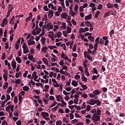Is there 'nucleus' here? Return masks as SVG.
Returning <instances> with one entry per match:
<instances>
[{
	"label": "nucleus",
	"mask_w": 125,
	"mask_h": 125,
	"mask_svg": "<svg viewBox=\"0 0 125 125\" xmlns=\"http://www.w3.org/2000/svg\"><path fill=\"white\" fill-rule=\"evenodd\" d=\"M42 51H43V53H45L47 51V47L44 46L42 49Z\"/></svg>",
	"instance_id": "26"
},
{
	"label": "nucleus",
	"mask_w": 125,
	"mask_h": 125,
	"mask_svg": "<svg viewBox=\"0 0 125 125\" xmlns=\"http://www.w3.org/2000/svg\"><path fill=\"white\" fill-rule=\"evenodd\" d=\"M16 125H22V122H21V120H18L16 122Z\"/></svg>",
	"instance_id": "63"
},
{
	"label": "nucleus",
	"mask_w": 125,
	"mask_h": 125,
	"mask_svg": "<svg viewBox=\"0 0 125 125\" xmlns=\"http://www.w3.org/2000/svg\"><path fill=\"white\" fill-rule=\"evenodd\" d=\"M74 107L76 108V109H77V110H80L81 109V106H78L76 104H74Z\"/></svg>",
	"instance_id": "55"
},
{
	"label": "nucleus",
	"mask_w": 125,
	"mask_h": 125,
	"mask_svg": "<svg viewBox=\"0 0 125 125\" xmlns=\"http://www.w3.org/2000/svg\"><path fill=\"white\" fill-rule=\"evenodd\" d=\"M41 115L42 116L43 118H45V117H48V116H49V114H48V113L47 112H42L41 113Z\"/></svg>",
	"instance_id": "8"
},
{
	"label": "nucleus",
	"mask_w": 125,
	"mask_h": 125,
	"mask_svg": "<svg viewBox=\"0 0 125 125\" xmlns=\"http://www.w3.org/2000/svg\"><path fill=\"white\" fill-rule=\"evenodd\" d=\"M85 24L87 27H90V26H92V24L88 21H85Z\"/></svg>",
	"instance_id": "12"
},
{
	"label": "nucleus",
	"mask_w": 125,
	"mask_h": 125,
	"mask_svg": "<svg viewBox=\"0 0 125 125\" xmlns=\"http://www.w3.org/2000/svg\"><path fill=\"white\" fill-rule=\"evenodd\" d=\"M87 38L90 42H94V37L93 36H91V35L90 36H88Z\"/></svg>",
	"instance_id": "17"
},
{
	"label": "nucleus",
	"mask_w": 125,
	"mask_h": 125,
	"mask_svg": "<svg viewBox=\"0 0 125 125\" xmlns=\"http://www.w3.org/2000/svg\"><path fill=\"white\" fill-rule=\"evenodd\" d=\"M3 78L5 80V82H7V75L4 74L3 75Z\"/></svg>",
	"instance_id": "46"
},
{
	"label": "nucleus",
	"mask_w": 125,
	"mask_h": 125,
	"mask_svg": "<svg viewBox=\"0 0 125 125\" xmlns=\"http://www.w3.org/2000/svg\"><path fill=\"white\" fill-rule=\"evenodd\" d=\"M71 84L72 85H73V86L76 87V86H78V82H77L76 81L73 80L71 83Z\"/></svg>",
	"instance_id": "15"
},
{
	"label": "nucleus",
	"mask_w": 125,
	"mask_h": 125,
	"mask_svg": "<svg viewBox=\"0 0 125 125\" xmlns=\"http://www.w3.org/2000/svg\"><path fill=\"white\" fill-rule=\"evenodd\" d=\"M42 60L43 62L46 64V65H48V62L47 61V59H46V58H43L42 59Z\"/></svg>",
	"instance_id": "22"
},
{
	"label": "nucleus",
	"mask_w": 125,
	"mask_h": 125,
	"mask_svg": "<svg viewBox=\"0 0 125 125\" xmlns=\"http://www.w3.org/2000/svg\"><path fill=\"white\" fill-rule=\"evenodd\" d=\"M89 49H90V50L93 49V45L91 43H90L89 44Z\"/></svg>",
	"instance_id": "54"
},
{
	"label": "nucleus",
	"mask_w": 125,
	"mask_h": 125,
	"mask_svg": "<svg viewBox=\"0 0 125 125\" xmlns=\"http://www.w3.org/2000/svg\"><path fill=\"white\" fill-rule=\"evenodd\" d=\"M56 125H62V121H61L60 120L57 121L56 123Z\"/></svg>",
	"instance_id": "56"
},
{
	"label": "nucleus",
	"mask_w": 125,
	"mask_h": 125,
	"mask_svg": "<svg viewBox=\"0 0 125 125\" xmlns=\"http://www.w3.org/2000/svg\"><path fill=\"white\" fill-rule=\"evenodd\" d=\"M86 58H87L88 60H92V58L89 55H87Z\"/></svg>",
	"instance_id": "57"
},
{
	"label": "nucleus",
	"mask_w": 125,
	"mask_h": 125,
	"mask_svg": "<svg viewBox=\"0 0 125 125\" xmlns=\"http://www.w3.org/2000/svg\"><path fill=\"white\" fill-rule=\"evenodd\" d=\"M48 48L49 49H51V50H52V49H54V48H57V46L54 45V46H48Z\"/></svg>",
	"instance_id": "35"
},
{
	"label": "nucleus",
	"mask_w": 125,
	"mask_h": 125,
	"mask_svg": "<svg viewBox=\"0 0 125 125\" xmlns=\"http://www.w3.org/2000/svg\"><path fill=\"white\" fill-rule=\"evenodd\" d=\"M23 49V53L24 54H27L29 52V48L28 47V46L27 45V44L24 42L22 46Z\"/></svg>",
	"instance_id": "1"
},
{
	"label": "nucleus",
	"mask_w": 125,
	"mask_h": 125,
	"mask_svg": "<svg viewBox=\"0 0 125 125\" xmlns=\"http://www.w3.org/2000/svg\"><path fill=\"white\" fill-rule=\"evenodd\" d=\"M36 30H36V35H39L42 31V28H38Z\"/></svg>",
	"instance_id": "28"
},
{
	"label": "nucleus",
	"mask_w": 125,
	"mask_h": 125,
	"mask_svg": "<svg viewBox=\"0 0 125 125\" xmlns=\"http://www.w3.org/2000/svg\"><path fill=\"white\" fill-rule=\"evenodd\" d=\"M82 87L83 88V90H85V89H87V86H86L85 84H82Z\"/></svg>",
	"instance_id": "48"
},
{
	"label": "nucleus",
	"mask_w": 125,
	"mask_h": 125,
	"mask_svg": "<svg viewBox=\"0 0 125 125\" xmlns=\"http://www.w3.org/2000/svg\"><path fill=\"white\" fill-rule=\"evenodd\" d=\"M54 87H51V90L50 91V94L51 95H53V92H54Z\"/></svg>",
	"instance_id": "36"
},
{
	"label": "nucleus",
	"mask_w": 125,
	"mask_h": 125,
	"mask_svg": "<svg viewBox=\"0 0 125 125\" xmlns=\"http://www.w3.org/2000/svg\"><path fill=\"white\" fill-rule=\"evenodd\" d=\"M28 58L29 60H30L31 61H33V59H34V56H30V54H28Z\"/></svg>",
	"instance_id": "42"
},
{
	"label": "nucleus",
	"mask_w": 125,
	"mask_h": 125,
	"mask_svg": "<svg viewBox=\"0 0 125 125\" xmlns=\"http://www.w3.org/2000/svg\"><path fill=\"white\" fill-rule=\"evenodd\" d=\"M14 115L15 116V117H18L19 116L18 111L15 110V111L14 112Z\"/></svg>",
	"instance_id": "43"
},
{
	"label": "nucleus",
	"mask_w": 125,
	"mask_h": 125,
	"mask_svg": "<svg viewBox=\"0 0 125 125\" xmlns=\"http://www.w3.org/2000/svg\"><path fill=\"white\" fill-rule=\"evenodd\" d=\"M15 83H17L18 84H20V83H21V80L20 79H17L15 81Z\"/></svg>",
	"instance_id": "51"
},
{
	"label": "nucleus",
	"mask_w": 125,
	"mask_h": 125,
	"mask_svg": "<svg viewBox=\"0 0 125 125\" xmlns=\"http://www.w3.org/2000/svg\"><path fill=\"white\" fill-rule=\"evenodd\" d=\"M47 28H48V31H49L50 30H52V29H53V24L51 22H49L47 24Z\"/></svg>",
	"instance_id": "6"
},
{
	"label": "nucleus",
	"mask_w": 125,
	"mask_h": 125,
	"mask_svg": "<svg viewBox=\"0 0 125 125\" xmlns=\"http://www.w3.org/2000/svg\"><path fill=\"white\" fill-rule=\"evenodd\" d=\"M95 104H97V106H100L101 105V101H99V100H96Z\"/></svg>",
	"instance_id": "24"
},
{
	"label": "nucleus",
	"mask_w": 125,
	"mask_h": 125,
	"mask_svg": "<svg viewBox=\"0 0 125 125\" xmlns=\"http://www.w3.org/2000/svg\"><path fill=\"white\" fill-rule=\"evenodd\" d=\"M56 104H57V102H56V101H54L53 103V104L50 105L49 108H52V107H54V106H55V105H56Z\"/></svg>",
	"instance_id": "44"
},
{
	"label": "nucleus",
	"mask_w": 125,
	"mask_h": 125,
	"mask_svg": "<svg viewBox=\"0 0 125 125\" xmlns=\"http://www.w3.org/2000/svg\"><path fill=\"white\" fill-rule=\"evenodd\" d=\"M6 99H5V100H6L7 102L8 101V100H10V96L9 95H6Z\"/></svg>",
	"instance_id": "62"
},
{
	"label": "nucleus",
	"mask_w": 125,
	"mask_h": 125,
	"mask_svg": "<svg viewBox=\"0 0 125 125\" xmlns=\"http://www.w3.org/2000/svg\"><path fill=\"white\" fill-rule=\"evenodd\" d=\"M11 66L13 69H16V62H13L12 61L11 62Z\"/></svg>",
	"instance_id": "13"
},
{
	"label": "nucleus",
	"mask_w": 125,
	"mask_h": 125,
	"mask_svg": "<svg viewBox=\"0 0 125 125\" xmlns=\"http://www.w3.org/2000/svg\"><path fill=\"white\" fill-rule=\"evenodd\" d=\"M19 76H22V72H19L16 73V78H19Z\"/></svg>",
	"instance_id": "31"
},
{
	"label": "nucleus",
	"mask_w": 125,
	"mask_h": 125,
	"mask_svg": "<svg viewBox=\"0 0 125 125\" xmlns=\"http://www.w3.org/2000/svg\"><path fill=\"white\" fill-rule=\"evenodd\" d=\"M100 93H101V91L99 89L95 90L93 91V94L96 96H97V95H99Z\"/></svg>",
	"instance_id": "5"
},
{
	"label": "nucleus",
	"mask_w": 125,
	"mask_h": 125,
	"mask_svg": "<svg viewBox=\"0 0 125 125\" xmlns=\"http://www.w3.org/2000/svg\"><path fill=\"white\" fill-rule=\"evenodd\" d=\"M43 10H44V11H49V9H48V8H47V6L46 5H44L43 7Z\"/></svg>",
	"instance_id": "47"
},
{
	"label": "nucleus",
	"mask_w": 125,
	"mask_h": 125,
	"mask_svg": "<svg viewBox=\"0 0 125 125\" xmlns=\"http://www.w3.org/2000/svg\"><path fill=\"white\" fill-rule=\"evenodd\" d=\"M11 107V104H10V105H8V106L6 107V108H5V111H6V112H8V111H10V110H10Z\"/></svg>",
	"instance_id": "39"
},
{
	"label": "nucleus",
	"mask_w": 125,
	"mask_h": 125,
	"mask_svg": "<svg viewBox=\"0 0 125 125\" xmlns=\"http://www.w3.org/2000/svg\"><path fill=\"white\" fill-rule=\"evenodd\" d=\"M45 41H46L45 38L42 37L41 38V42L42 45H44V43H45Z\"/></svg>",
	"instance_id": "14"
},
{
	"label": "nucleus",
	"mask_w": 125,
	"mask_h": 125,
	"mask_svg": "<svg viewBox=\"0 0 125 125\" xmlns=\"http://www.w3.org/2000/svg\"><path fill=\"white\" fill-rule=\"evenodd\" d=\"M79 32L80 33H81V34H82V33H85V31L84 30V29L82 27H80L79 28Z\"/></svg>",
	"instance_id": "32"
},
{
	"label": "nucleus",
	"mask_w": 125,
	"mask_h": 125,
	"mask_svg": "<svg viewBox=\"0 0 125 125\" xmlns=\"http://www.w3.org/2000/svg\"><path fill=\"white\" fill-rule=\"evenodd\" d=\"M91 108V106L90 105H87L86 108V111L87 112H89V111H90Z\"/></svg>",
	"instance_id": "50"
},
{
	"label": "nucleus",
	"mask_w": 125,
	"mask_h": 125,
	"mask_svg": "<svg viewBox=\"0 0 125 125\" xmlns=\"http://www.w3.org/2000/svg\"><path fill=\"white\" fill-rule=\"evenodd\" d=\"M75 80H80L81 79V76L79 75H76L74 77Z\"/></svg>",
	"instance_id": "53"
},
{
	"label": "nucleus",
	"mask_w": 125,
	"mask_h": 125,
	"mask_svg": "<svg viewBox=\"0 0 125 125\" xmlns=\"http://www.w3.org/2000/svg\"><path fill=\"white\" fill-rule=\"evenodd\" d=\"M78 9H79V6H78V5H76L74 8V11H78Z\"/></svg>",
	"instance_id": "61"
},
{
	"label": "nucleus",
	"mask_w": 125,
	"mask_h": 125,
	"mask_svg": "<svg viewBox=\"0 0 125 125\" xmlns=\"http://www.w3.org/2000/svg\"><path fill=\"white\" fill-rule=\"evenodd\" d=\"M16 61H17L18 63H19V64H20V63H21V62H22V60H21V58H20V57H17L16 58Z\"/></svg>",
	"instance_id": "25"
},
{
	"label": "nucleus",
	"mask_w": 125,
	"mask_h": 125,
	"mask_svg": "<svg viewBox=\"0 0 125 125\" xmlns=\"http://www.w3.org/2000/svg\"><path fill=\"white\" fill-rule=\"evenodd\" d=\"M39 21H36V27L33 30L32 32V35H33V36H36V30H37V29H38V28H39Z\"/></svg>",
	"instance_id": "3"
},
{
	"label": "nucleus",
	"mask_w": 125,
	"mask_h": 125,
	"mask_svg": "<svg viewBox=\"0 0 125 125\" xmlns=\"http://www.w3.org/2000/svg\"><path fill=\"white\" fill-rule=\"evenodd\" d=\"M72 50L73 52H75L76 50H77V44H75L74 45Z\"/></svg>",
	"instance_id": "49"
},
{
	"label": "nucleus",
	"mask_w": 125,
	"mask_h": 125,
	"mask_svg": "<svg viewBox=\"0 0 125 125\" xmlns=\"http://www.w3.org/2000/svg\"><path fill=\"white\" fill-rule=\"evenodd\" d=\"M54 87H59V86H60V88L62 89V90H63V85H62V84H59L58 83H56V84H54Z\"/></svg>",
	"instance_id": "10"
},
{
	"label": "nucleus",
	"mask_w": 125,
	"mask_h": 125,
	"mask_svg": "<svg viewBox=\"0 0 125 125\" xmlns=\"http://www.w3.org/2000/svg\"><path fill=\"white\" fill-rule=\"evenodd\" d=\"M61 57V58H63V59H64V60H67V59H69V57H68L67 55H65L64 52H62Z\"/></svg>",
	"instance_id": "9"
},
{
	"label": "nucleus",
	"mask_w": 125,
	"mask_h": 125,
	"mask_svg": "<svg viewBox=\"0 0 125 125\" xmlns=\"http://www.w3.org/2000/svg\"><path fill=\"white\" fill-rule=\"evenodd\" d=\"M56 99L57 101L60 102V99H63V98L62 97V96L61 95H58L56 96Z\"/></svg>",
	"instance_id": "20"
},
{
	"label": "nucleus",
	"mask_w": 125,
	"mask_h": 125,
	"mask_svg": "<svg viewBox=\"0 0 125 125\" xmlns=\"http://www.w3.org/2000/svg\"><path fill=\"white\" fill-rule=\"evenodd\" d=\"M82 81H83V82H85V83H86V82H87V78H86V77H85V76H84V75H82Z\"/></svg>",
	"instance_id": "18"
},
{
	"label": "nucleus",
	"mask_w": 125,
	"mask_h": 125,
	"mask_svg": "<svg viewBox=\"0 0 125 125\" xmlns=\"http://www.w3.org/2000/svg\"><path fill=\"white\" fill-rule=\"evenodd\" d=\"M92 17V15H91V14L87 15V16H86L84 18V19L85 20H89V19H91V17Z\"/></svg>",
	"instance_id": "19"
},
{
	"label": "nucleus",
	"mask_w": 125,
	"mask_h": 125,
	"mask_svg": "<svg viewBox=\"0 0 125 125\" xmlns=\"http://www.w3.org/2000/svg\"><path fill=\"white\" fill-rule=\"evenodd\" d=\"M48 16L49 18H52V17H53V10H49Z\"/></svg>",
	"instance_id": "7"
},
{
	"label": "nucleus",
	"mask_w": 125,
	"mask_h": 125,
	"mask_svg": "<svg viewBox=\"0 0 125 125\" xmlns=\"http://www.w3.org/2000/svg\"><path fill=\"white\" fill-rule=\"evenodd\" d=\"M82 97H83V98H87V94L86 93H83L82 95Z\"/></svg>",
	"instance_id": "59"
},
{
	"label": "nucleus",
	"mask_w": 125,
	"mask_h": 125,
	"mask_svg": "<svg viewBox=\"0 0 125 125\" xmlns=\"http://www.w3.org/2000/svg\"><path fill=\"white\" fill-rule=\"evenodd\" d=\"M120 101H121V98L120 97H117V98L115 100V102L118 103V102H120Z\"/></svg>",
	"instance_id": "60"
},
{
	"label": "nucleus",
	"mask_w": 125,
	"mask_h": 125,
	"mask_svg": "<svg viewBox=\"0 0 125 125\" xmlns=\"http://www.w3.org/2000/svg\"><path fill=\"white\" fill-rule=\"evenodd\" d=\"M86 61L83 62V67L85 69V70H88V68H87V64H86Z\"/></svg>",
	"instance_id": "29"
},
{
	"label": "nucleus",
	"mask_w": 125,
	"mask_h": 125,
	"mask_svg": "<svg viewBox=\"0 0 125 125\" xmlns=\"http://www.w3.org/2000/svg\"><path fill=\"white\" fill-rule=\"evenodd\" d=\"M67 16H68V15H67L66 12H65L64 13L62 14L61 17V18H64V19H66Z\"/></svg>",
	"instance_id": "11"
},
{
	"label": "nucleus",
	"mask_w": 125,
	"mask_h": 125,
	"mask_svg": "<svg viewBox=\"0 0 125 125\" xmlns=\"http://www.w3.org/2000/svg\"><path fill=\"white\" fill-rule=\"evenodd\" d=\"M57 37L60 38L61 37V36H62V32H61V31H59L57 33Z\"/></svg>",
	"instance_id": "37"
},
{
	"label": "nucleus",
	"mask_w": 125,
	"mask_h": 125,
	"mask_svg": "<svg viewBox=\"0 0 125 125\" xmlns=\"http://www.w3.org/2000/svg\"><path fill=\"white\" fill-rule=\"evenodd\" d=\"M101 117L99 115L96 114H93L92 121L94 122H99L100 121Z\"/></svg>",
	"instance_id": "2"
},
{
	"label": "nucleus",
	"mask_w": 125,
	"mask_h": 125,
	"mask_svg": "<svg viewBox=\"0 0 125 125\" xmlns=\"http://www.w3.org/2000/svg\"><path fill=\"white\" fill-rule=\"evenodd\" d=\"M45 29V30H48L47 24H45L42 26V30L43 31Z\"/></svg>",
	"instance_id": "41"
},
{
	"label": "nucleus",
	"mask_w": 125,
	"mask_h": 125,
	"mask_svg": "<svg viewBox=\"0 0 125 125\" xmlns=\"http://www.w3.org/2000/svg\"><path fill=\"white\" fill-rule=\"evenodd\" d=\"M11 90H12V87L11 86L9 87L7 91V94H9L11 92Z\"/></svg>",
	"instance_id": "34"
},
{
	"label": "nucleus",
	"mask_w": 125,
	"mask_h": 125,
	"mask_svg": "<svg viewBox=\"0 0 125 125\" xmlns=\"http://www.w3.org/2000/svg\"><path fill=\"white\" fill-rule=\"evenodd\" d=\"M6 102H7L5 100L3 102H2V104H1V107H4V105H5V103H6Z\"/></svg>",
	"instance_id": "64"
},
{
	"label": "nucleus",
	"mask_w": 125,
	"mask_h": 125,
	"mask_svg": "<svg viewBox=\"0 0 125 125\" xmlns=\"http://www.w3.org/2000/svg\"><path fill=\"white\" fill-rule=\"evenodd\" d=\"M95 100L93 99H91L89 102H86L87 104H89V105H95Z\"/></svg>",
	"instance_id": "4"
},
{
	"label": "nucleus",
	"mask_w": 125,
	"mask_h": 125,
	"mask_svg": "<svg viewBox=\"0 0 125 125\" xmlns=\"http://www.w3.org/2000/svg\"><path fill=\"white\" fill-rule=\"evenodd\" d=\"M69 14L70 15H71V16L74 17L76 15V12H74L73 9H71V10L69 11Z\"/></svg>",
	"instance_id": "21"
},
{
	"label": "nucleus",
	"mask_w": 125,
	"mask_h": 125,
	"mask_svg": "<svg viewBox=\"0 0 125 125\" xmlns=\"http://www.w3.org/2000/svg\"><path fill=\"white\" fill-rule=\"evenodd\" d=\"M92 35V33H90L89 32H87L86 33L84 34V36L85 37H87V36H90Z\"/></svg>",
	"instance_id": "52"
},
{
	"label": "nucleus",
	"mask_w": 125,
	"mask_h": 125,
	"mask_svg": "<svg viewBox=\"0 0 125 125\" xmlns=\"http://www.w3.org/2000/svg\"><path fill=\"white\" fill-rule=\"evenodd\" d=\"M106 6L107 8H113L114 7V5L112 4H111V3H107Z\"/></svg>",
	"instance_id": "16"
},
{
	"label": "nucleus",
	"mask_w": 125,
	"mask_h": 125,
	"mask_svg": "<svg viewBox=\"0 0 125 125\" xmlns=\"http://www.w3.org/2000/svg\"><path fill=\"white\" fill-rule=\"evenodd\" d=\"M98 46V43H95L94 46V49H95V50H97Z\"/></svg>",
	"instance_id": "58"
},
{
	"label": "nucleus",
	"mask_w": 125,
	"mask_h": 125,
	"mask_svg": "<svg viewBox=\"0 0 125 125\" xmlns=\"http://www.w3.org/2000/svg\"><path fill=\"white\" fill-rule=\"evenodd\" d=\"M99 14H100V11H98L97 13L95 15V18H98V16H99Z\"/></svg>",
	"instance_id": "38"
},
{
	"label": "nucleus",
	"mask_w": 125,
	"mask_h": 125,
	"mask_svg": "<svg viewBox=\"0 0 125 125\" xmlns=\"http://www.w3.org/2000/svg\"><path fill=\"white\" fill-rule=\"evenodd\" d=\"M22 89L23 90H24V91H28V90H29V89H30V88L29 87V86L26 85V86H24L22 87Z\"/></svg>",
	"instance_id": "23"
},
{
	"label": "nucleus",
	"mask_w": 125,
	"mask_h": 125,
	"mask_svg": "<svg viewBox=\"0 0 125 125\" xmlns=\"http://www.w3.org/2000/svg\"><path fill=\"white\" fill-rule=\"evenodd\" d=\"M61 28H62V29H63V30H66V28H67V26H66V23L62 22Z\"/></svg>",
	"instance_id": "27"
},
{
	"label": "nucleus",
	"mask_w": 125,
	"mask_h": 125,
	"mask_svg": "<svg viewBox=\"0 0 125 125\" xmlns=\"http://www.w3.org/2000/svg\"><path fill=\"white\" fill-rule=\"evenodd\" d=\"M114 29H112V30L109 32V35H110V38H112V36H113V34H114Z\"/></svg>",
	"instance_id": "45"
},
{
	"label": "nucleus",
	"mask_w": 125,
	"mask_h": 125,
	"mask_svg": "<svg viewBox=\"0 0 125 125\" xmlns=\"http://www.w3.org/2000/svg\"><path fill=\"white\" fill-rule=\"evenodd\" d=\"M72 31V29L70 27V26H67V34H70L71 33V32Z\"/></svg>",
	"instance_id": "30"
},
{
	"label": "nucleus",
	"mask_w": 125,
	"mask_h": 125,
	"mask_svg": "<svg viewBox=\"0 0 125 125\" xmlns=\"http://www.w3.org/2000/svg\"><path fill=\"white\" fill-rule=\"evenodd\" d=\"M38 78H39V76H38V75H35L34 77V81H35V82H37L38 83H40V80H37Z\"/></svg>",
	"instance_id": "40"
},
{
	"label": "nucleus",
	"mask_w": 125,
	"mask_h": 125,
	"mask_svg": "<svg viewBox=\"0 0 125 125\" xmlns=\"http://www.w3.org/2000/svg\"><path fill=\"white\" fill-rule=\"evenodd\" d=\"M14 102L15 104H17L18 103V98L16 96L14 97Z\"/></svg>",
	"instance_id": "33"
}]
</instances>
